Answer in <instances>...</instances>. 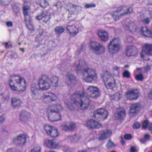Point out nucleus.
I'll return each instance as SVG.
<instances>
[{"label": "nucleus", "mask_w": 152, "mask_h": 152, "mask_svg": "<svg viewBox=\"0 0 152 152\" xmlns=\"http://www.w3.org/2000/svg\"><path fill=\"white\" fill-rule=\"evenodd\" d=\"M76 127L75 124L73 122L70 123L69 125H65L64 126L63 129L66 131L72 130Z\"/></svg>", "instance_id": "nucleus-31"}, {"label": "nucleus", "mask_w": 152, "mask_h": 152, "mask_svg": "<svg viewBox=\"0 0 152 152\" xmlns=\"http://www.w3.org/2000/svg\"><path fill=\"white\" fill-rule=\"evenodd\" d=\"M62 149L64 152H71L70 148L67 145H65L61 147Z\"/></svg>", "instance_id": "nucleus-43"}, {"label": "nucleus", "mask_w": 152, "mask_h": 152, "mask_svg": "<svg viewBox=\"0 0 152 152\" xmlns=\"http://www.w3.org/2000/svg\"><path fill=\"white\" fill-rule=\"evenodd\" d=\"M66 31L69 33L70 36H75L78 32V29L74 25H68L66 27Z\"/></svg>", "instance_id": "nucleus-14"}, {"label": "nucleus", "mask_w": 152, "mask_h": 152, "mask_svg": "<svg viewBox=\"0 0 152 152\" xmlns=\"http://www.w3.org/2000/svg\"><path fill=\"white\" fill-rule=\"evenodd\" d=\"M66 106L68 108L71 110H72L73 107V105L70 104H67Z\"/></svg>", "instance_id": "nucleus-63"}, {"label": "nucleus", "mask_w": 152, "mask_h": 152, "mask_svg": "<svg viewBox=\"0 0 152 152\" xmlns=\"http://www.w3.org/2000/svg\"><path fill=\"white\" fill-rule=\"evenodd\" d=\"M4 44L5 45V48H9L10 47H12L11 45H8V43L7 42L4 43Z\"/></svg>", "instance_id": "nucleus-64"}, {"label": "nucleus", "mask_w": 152, "mask_h": 152, "mask_svg": "<svg viewBox=\"0 0 152 152\" xmlns=\"http://www.w3.org/2000/svg\"><path fill=\"white\" fill-rule=\"evenodd\" d=\"M115 146V145L110 139L109 140V141L106 144V147L107 148H111Z\"/></svg>", "instance_id": "nucleus-45"}, {"label": "nucleus", "mask_w": 152, "mask_h": 152, "mask_svg": "<svg viewBox=\"0 0 152 152\" xmlns=\"http://www.w3.org/2000/svg\"><path fill=\"white\" fill-rule=\"evenodd\" d=\"M111 132L108 129H104L100 131V135L99 138L100 140H104L110 137L111 134Z\"/></svg>", "instance_id": "nucleus-20"}, {"label": "nucleus", "mask_w": 152, "mask_h": 152, "mask_svg": "<svg viewBox=\"0 0 152 152\" xmlns=\"http://www.w3.org/2000/svg\"><path fill=\"white\" fill-rule=\"evenodd\" d=\"M11 102L12 105L13 107H17L21 106L22 101L19 98L14 97L12 98Z\"/></svg>", "instance_id": "nucleus-28"}, {"label": "nucleus", "mask_w": 152, "mask_h": 152, "mask_svg": "<svg viewBox=\"0 0 152 152\" xmlns=\"http://www.w3.org/2000/svg\"><path fill=\"white\" fill-rule=\"evenodd\" d=\"M39 5L43 8H45L49 5L48 2L46 0H39Z\"/></svg>", "instance_id": "nucleus-39"}, {"label": "nucleus", "mask_w": 152, "mask_h": 152, "mask_svg": "<svg viewBox=\"0 0 152 152\" xmlns=\"http://www.w3.org/2000/svg\"><path fill=\"white\" fill-rule=\"evenodd\" d=\"M66 10L69 11L71 15L75 11L77 13L80 12L81 8L79 5H76L71 3H69L66 4Z\"/></svg>", "instance_id": "nucleus-9"}, {"label": "nucleus", "mask_w": 152, "mask_h": 152, "mask_svg": "<svg viewBox=\"0 0 152 152\" xmlns=\"http://www.w3.org/2000/svg\"><path fill=\"white\" fill-rule=\"evenodd\" d=\"M135 78L137 80L142 81L143 79V76L142 74H140L136 75Z\"/></svg>", "instance_id": "nucleus-50"}, {"label": "nucleus", "mask_w": 152, "mask_h": 152, "mask_svg": "<svg viewBox=\"0 0 152 152\" xmlns=\"http://www.w3.org/2000/svg\"><path fill=\"white\" fill-rule=\"evenodd\" d=\"M150 135L148 134H146L144 135V138L147 141L150 140Z\"/></svg>", "instance_id": "nucleus-61"}, {"label": "nucleus", "mask_w": 152, "mask_h": 152, "mask_svg": "<svg viewBox=\"0 0 152 152\" xmlns=\"http://www.w3.org/2000/svg\"><path fill=\"white\" fill-rule=\"evenodd\" d=\"M110 79L105 81L107 82V84L105 83V85L107 89L113 90L116 86L115 80L113 77H111Z\"/></svg>", "instance_id": "nucleus-22"}, {"label": "nucleus", "mask_w": 152, "mask_h": 152, "mask_svg": "<svg viewBox=\"0 0 152 152\" xmlns=\"http://www.w3.org/2000/svg\"><path fill=\"white\" fill-rule=\"evenodd\" d=\"M91 95H90L89 96L92 98H97L98 97H99L100 95V93L99 89L98 90H97L96 91L95 90L94 92L91 93Z\"/></svg>", "instance_id": "nucleus-40"}, {"label": "nucleus", "mask_w": 152, "mask_h": 152, "mask_svg": "<svg viewBox=\"0 0 152 152\" xmlns=\"http://www.w3.org/2000/svg\"><path fill=\"white\" fill-rule=\"evenodd\" d=\"M139 140L140 142L142 144H145L147 141V140L145 138L140 139Z\"/></svg>", "instance_id": "nucleus-62"}, {"label": "nucleus", "mask_w": 152, "mask_h": 152, "mask_svg": "<svg viewBox=\"0 0 152 152\" xmlns=\"http://www.w3.org/2000/svg\"><path fill=\"white\" fill-rule=\"evenodd\" d=\"M133 11V9L131 7L127 9L126 7H119L115 11V12L119 13L123 12L122 13L120 14V16H122L129 13H132Z\"/></svg>", "instance_id": "nucleus-17"}, {"label": "nucleus", "mask_w": 152, "mask_h": 152, "mask_svg": "<svg viewBox=\"0 0 152 152\" xmlns=\"http://www.w3.org/2000/svg\"><path fill=\"white\" fill-rule=\"evenodd\" d=\"M104 75L103 76L104 80L106 81L110 80L111 77H113L112 74L108 71H104Z\"/></svg>", "instance_id": "nucleus-37"}, {"label": "nucleus", "mask_w": 152, "mask_h": 152, "mask_svg": "<svg viewBox=\"0 0 152 152\" xmlns=\"http://www.w3.org/2000/svg\"><path fill=\"white\" fill-rule=\"evenodd\" d=\"M35 18L38 20L43 19V21L46 23L50 19L51 16L50 15H45L43 11H42L35 17Z\"/></svg>", "instance_id": "nucleus-19"}, {"label": "nucleus", "mask_w": 152, "mask_h": 152, "mask_svg": "<svg viewBox=\"0 0 152 152\" xmlns=\"http://www.w3.org/2000/svg\"><path fill=\"white\" fill-rule=\"evenodd\" d=\"M60 105L52 107L48 114V118L51 121H56L61 120V116L59 114L60 111L63 110Z\"/></svg>", "instance_id": "nucleus-5"}, {"label": "nucleus", "mask_w": 152, "mask_h": 152, "mask_svg": "<svg viewBox=\"0 0 152 152\" xmlns=\"http://www.w3.org/2000/svg\"><path fill=\"white\" fill-rule=\"evenodd\" d=\"M124 28L127 30L131 32H134L136 31L137 29V26L133 22L129 19L126 20Z\"/></svg>", "instance_id": "nucleus-10"}, {"label": "nucleus", "mask_w": 152, "mask_h": 152, "mask_svg": "<svg viewBox=\"0 0 152 152\" xmlns=\"http://www.w3.org/2000/svg\"><path fill=\"white\" fill-rule=\"evenodd\" d=\"M141 30L145 36L152 38V26L151 31L149 30L146 26L142 27Z\"/></svg>", "instance_id": "nucleus-29"}, {"label": "nucleus", "mask_w": 152, "mask_h": 152, "mask_svg": "<svg viewBox=\"0 0 152 152\" xmlns=\"http://www.w3.org/2000/svg\"><path fill=\"white\" fill-rule=\"evenodd\" d=\"M96 6V5L95 4H86L85 5L84 7L86 8H88L92 7H95Z\"/></svg>", "instance_id": "nucleus-56"}, {"label": "nucleus", "mask_w": 152, "mask_h": 152, "mask_svg": "<svg viewBox=\"0 0 152 152\" xmlns=\"http://www.w3.org/2000/svg\"><path fill=\"white\" fill-rule=\"evenodd\" d=\"M124 138L127 140H130L132 139V136L130 134H126L124 135Z\"/></svg>", "instance_id": "nucleus-54"}, {"label": "nucleus", "mask_w": 152, "mask_h": 152, "mask_svg": "<svg viewBox=\"0 0 152 152\" xmlns=\"http://www.w3.org/2000/svg\"><path fill=\"white\" fill-rule=\"evenodd\" d=\"M115 119L119 121L123 120L126 116V111L124 109L115 114Z\"/></svg>", "instance_id": "nucleus-30"}, {"label": "nucleus", "mask_w": 152, "mask_h": 152, "mask_svg": "<svg viewBox=\"0 0 152 152\" xmlns=\"http://www.w3.org/2000/svg\"><path fill=\"white\" fill-rule=\"evenodd\" d=\"M1 4L3 5H8L11 1V0H0Z\"/></svg>", "instance_id": "nucleus-48"}, {"label": "nucleus", "mask_w": 152, "mask_h": 152, "mask_svg": "<svg viewBox=\"0 0 152 152\" xmlns=\"http://www.w3.org/2000/svg\"><path fill=\"white\" fill-rule=\"evenodd\" d=\"M120 94L119 93L116 92L114 95H112L110 96V98L116 101H118L120 99Z\"/></svg>", "instance_id": "nucleus-42"}, {"label": "nucleus", "mask_w": 152, "mask_h": 152, "mask_svg": "<svg viewBox=\"0 0 152 152\" xmlns=\"http://www.w3.org/2000/svg\"><path fill=\"white\" fill-rule=\"evenodd\" d=\"M98 88L95 87L94 86H90L87 89V92L88 96H89L91 95V93H94L95 91V90H98Z\"/></svg>", "instance_id": "nucleus-34"}, {"label": "nucleus", "mask_w": 152, "mask_h": 152, "mask_svg": "<svg viewBox=\"0 0 152 152\" xmlns=\"http://www.w3.org/2000/svg\"><path fill=\"white\" fill-rule=\"evenodd\" d=\"M145 55L152 56V44H146L144 45L140 53L141 57L145 59Z\"/></svg>", "instance_id": "nucleus-8"}, {"label": "nucleus", "mask_w": 152, "mask_h": 152, "mask_svg": "<svg viewBox=\"0 0 152 152\" xmlns=\"http://www.w3.org/2000/svg\"><path fill=\"white\" fill-rule=\"evenodd\" d=\"M65 29L61 26H57L54 29L56 33L58 35L62 34L64 32Z\"/></svg>", "instance_id": "nucleus-38"}, {"label": "nucleus", "mask_w": 152, "mask_h": 152, "mask_svg": "<svg viewBox=\"0 0 152 152\" xmlns=\"http://www.w3.org/2000/svg\"><path fill=\"white\" fill-rule=\"evenodd\" d=\"M98 35L100 39L103 42H106L109 39L108 32L105 31L101 30L98 31Z\"/></svg>", "instance_id": "nucleus-21"}, {"label": "nucleus", "mask_w": 152, "mask_h": 152, "mask_svg": "<svg viewBox=\"0 0 152 152\" xmlns=\"http://www.w3.org/2000/svg\"><path fill=\"white\" fill-rule=\"evenodd\" d=\"M66 80V83L69 86H71L72 84L74 85L76 83L75 77L73 75L68 74Z\"/></svg>", "instance_id": "nucleus-26"}, {"label": "nucleus", "mask_w": 152, "mask_h": 152, "mask_svg": "<svg viewBox=\"0 0 152 152\" xmlns=\"http://www.w3.org/2000/svg\"><path fill=\"white\" fill-rule=\"evenodd\" d=\"M81 135L78 134H75L73 135L68 136L67 137L68 142L71 144H76L78 142V141L82 138Z\"/></svg>", "instance_id": "nucleus-16"}, {"label": "nucleus", "mask_w": 152, "mask_h": 152, "mask_svg": "<svg viewBox=\"0 0 152 152\" xmlns=\"http://www.w3.org/2000/svg\"><path fill=\"white\" fill-rule=\"evenodd\" d=\"M126 54L128 56H135L137 53V50L134 46H129L126 50Z\"/></svg>", "instance_id": "nucleus-18"}, {"label": "nucleus", "mask_w": 152, "mask_h": 152, "mask_svg": "<svg viewBox=\"0 0 152 152\" xmlns=\"http://www.w3.org/2000/svg\"><path fill=\"white\" fill-rule=\"evenodd\" d=\"M71 99L79 109L83 110L87 108L89 104V99L85 96L83 93H75L71 96Z\"/></svg>", "instance_id": "nucleus-2"}, {"label": "nucleus", "mask_w": 152, "mask_h": 152, "mask_svg": "<svg viewBox=\"0 0 152 152\" xmlns=\"http://www.w3.org/2000/svg\"><path fill=\"white\" fill-rule=\"evenodd\" d=\"M126 94L127 99L130 100L137 99L139 97V92L137 90L128 91Z\"/></svg>", "instance_id": "nucleus-12"}, {"label": "nucleus", "mask_w": 152, "mask_h": 152, "mask_svg": "<svg viewBox=\"0 0 152 152\" xmlns=\"http://www.w3.org/2000/svg\"><path fill=\"white\" fill-rule=\"evenodd\" d=\"M56 99V96L55 95H53L52 96L50 95H45V100H48V102L50 103L55 101Z\"/></svg>", "instance_id": "nucleus-35"}, {"label": "nucleus", "mask_w": 152, "mask_h": 152, "mask_svg": "<svg viewBox=\"0 0 152 152\" xmlns=\"http://www.w3.org/2000/svg\"><path fill=\"white\" fill-rule=\"evenodd\" d=\"M90 45L91 48L97 54H102L105 51V47L102 44L95 41L90 42Z\"/></svg>", "instance_id": "nucleus-7"}, {"label": "nucleus", "mask_w": 152, "mask_h": 152, "mask_svg": "<svg viewBox=\"0 0 152 152\" xmlns=\"http://www.w3.org/2000/svg\"><path fill=\"white\" fill-rule=\"evenodd\" d=\"M31 90L32 93V96L34 99H37V98L36 97V95L38 91V89L36 87V85L34 84H32L31 87Z\"/></svg>", "instance_id": "nucleus-32"}, {"label": "nucleus", "mask_w": 152, "mask_h": 152, "mask_svg": "<svg viewBox=\"0 0 152 152\" xmlns=\"http://www.w3.org/2000/svg\"><path fill=\"white\" fill-rule=\"evenodd\" d=\"M14 81L12 80H10L9 81V85L12 90L23 91L26 90V81L23 78L14 75Z\"/></svg>", "instance_id": "nucleus-3"}, {"label": "nucleus", "mask_w": 152, "mask_h": 152, "mask_svg": "<svg viewBox=\"0 0 152 152\" xmlns=\"http://www.w3.org/2000/svg\"><path fill=\"white\" fill-rule=\"evenodd\" d=\"M12 9L14 12L16 14L19 12L20 11L19 7L16 5H14L12 6Z\"/></svg>", "instance_id": "nucleus-49"}, {"label": "nucleus", "mask_w": 152, "mask_h": 152, "mask_svg": "<svg viewBox=\"0 0 152 152\" xmlns=\"http://www.w3.org/2000/svg\"><path fill=\"white\" fill-rule=\"evenodd\" d=\"M133 37L130 36H128L127 37V39L129 42H131L133 40Z\"/></svg>", "instance_id": "nucleus-59"}, {"label": "nucleus", "mask_w": 152, "mask_h": 152, "mask_svg": "<svg viewBox=\"0 0 152 152\" xmlns=\"http://www.w3.org/2000/svg\"><path fill=\"white\" fill-rule=\"evenodd\" d=\"M108 52L112 55H114L121 50V41L118 38H114L107 45Z\"/></svg>", "instance_id": "nucleus-4"}, {"label": "nucleus", "mask_w": 152, "mask_h": 152, "mask_svg": "<svg viewBox=\"0 0 152 152\" xmlns=\"http://www.w3.org/2000/svg\"><path fill=\"white\" fill-rule=\"evenodd\" d=\"M30 7L28 5H25L23 6V12L24 17V20L25 22H27L28 19L27 18V16L29 15V13L31 11Z\"/></svg>", "instance_id": "nucleus-24"}, {"label": "nucleus", "mask_w": 152, "mask_h": 152, "mask_svg": "<svg viewBox=\"0 0 152 152\" xmlns=\"http://www.w3.org/2000/svg\"><path fill=\"white\" fill-rule=\"evenodd\" d=\"M53 128V127L48 124L46 125L44 127V130L48 135L50 133V132Z\"/></svg>", "instance_id": "nucleus-41"}, {"label": "nucleus", "mask_w": 152, "mask_h": 152, "mask_svg": "<svg viewBox=\"0 0 152 152\" xmlns=\"http://www.w3.org/2000/svg\"><path fill=\"white\" fill-rule=\"evenodd\" d=\"M141 21L144 24H148L151 21V18L148 17H146L143 19H142Z\"/></svg>", "instance_id": "nucleus-44"}, {"label": "nucleus", "mask_w": 152, "mask_h": 152, "mask_svg": "<svg viewBox=\"0 0 152 152\" xmlns=\"http://www.w3.org/2000/svg\"><path fill=\"white\" fill-rule=\"evenodd\" d=\"M113 17L115 21H116L118 20L120 18H119V16L115 14V13L113 15Z\"/></svg>", "instance_id": "nucleus-57"}, {"label": "nucleus", "mask_w": 152, "mask_h": 152, "mask_svg": "<svg viewBox=\"0 0 152 152\" xmlns=\"http://www.w3.org/2000/svg\"><path fill=\"white\" fill-rule=\"evenodd\" d=\"M123 76L125 78H129L130 77V74L127 70H125L123 73Z\"/></svg>", "instance_id": "nucleus-46"}, {"label": "nucleus", "mask_w": 152, "mask_h": 152, "mask_svg": "<svg viewBox=\"0 0 152 152\" xmlns=\"http://www.w3.org/2000/svg\"><path fill=\"white\" fill-rule=\"evenodd\" d=\"M5 113L4 112L0 111V122H3L5 120L4 116Z\"/></svg>", "instance_id": "nucleus-51"}, {"label": "nucleus", "mask_w": 152, "mask_h": 152, "mask_svg": "<svg viewBox=\"0 0 152 152\" xmlns=\"http://www.w3.org/2000/svg\"><path fill=\"white\" fill-rule=\"evenodd\" d=\"M148 124V121L146 120L144 121L142 124V128L145 129L147 127Z\"/></svg>", "instance_id": "nucleus-55"}, {"label": "nucleus", "mask_w": 152, "mask_h": 152, "mask_svg": "<svg viewBox=\"0 0 152 152\" xmlns=\"http://www.w3.org/2000/svg\"><path fill=\"white\" fill-rule=\"evenodd\" d=\"M140 106L139 103H135L132 104L130 107L129 114L132 116H134L138 112L140 109Z\"/></svg>", "instance_id": "nucleus-13"}, {"label": "nucleus", "mask_w": 152, "mask_h": 152, "mask_svg": "<svg viewBox=\"0 0 152 152\" xmlns=\"http://www.w3.org/2000/svg\"><path fill=\"white\" fill-rule=\"evenodd\" d=\"M86 65V63L83 60L79 61V64L76 66L77 69L78 71H80L82 73L83 79L86 82H92L97 79V76L96 71L91 68L86 67L82 68Z\"/></svg>", "instance_id": "nucleus-1"}, {"label": "nucleus", "mask_w": 152, "mask_h": 152, "mask_svg": "<svg viewBox=\"0 0 152 152\" xmlns=\"http://www.w3.org/2000/svg\"><path fill=\"white\" fill-rule=\"evenodd\" d=\"M48 135L52 137H55L58 135L57 129L53 128Z\"/></svg>", "instance_id": "nucleus-36"}, {"label": "nucleus", "mask_w": 152, "mask_h": 152, "mask_svg": "<svg viewBox=\"0 0 152 152\" xmlns=\"http://www.w3.org/2000/svg\"><path fill=\"white\" fill-rule=\"evenodd\" d=\"M45 144L47 147L51 148H54L59 146L58 143L49 139L46 141Z\"/></svg>", "instance_id": "nucleus-25"}, {"label": "nucleus", "mask_w": 152, "mask_h": 152, "mask_svg": "<svg viewBox=\"0 0 152 152\" xmlns=\"http://www.w3.org/2000/svg\"><path fill=\"white\" fill-rule=\"evenodd\" d=\"M140 123L136 122L134 123L133 127L134 129H137L140 128Z\"/></svg>", "instance_id": "nucleus-52"}, {"label": "nucleus", "mask_w": 152, "mask_h": 152, "mask_svg": "<svg viewBox=\"0 0 152 152\" xmlns=\"http://www.w3.org/2000/svg\"><path fill=\"white\" fill-rule=\"evenodd\" d=\"M7 26L8 27H12L13 26V23L12 22L8 21L6 23Z\"/></svg>", "instance_id": "nucleus-60"}, {"label": "nucleus", "mask_w": 152, "mask_h": 152, "mask_svg": "<svg viewBox=\"0 0 152 152\" xmlns=\"http://www.w3.org/2000/svg\"><path fill=\"white\" fill-rule=\"evenodd\" d=\"M137 151V149L135 147L133 146L131 147L130 150V152H136Z\"/></svg>", "instance_id": "nucleus-58"}, {"label": "nucleus", "mask_w": 152, "mask_h": 152, "mask_svg": "<svg viewBox=\"0 0 152 152\" xmlns=\"http://www.w3.org/2000/svg\"><path fill=\"white\" fill-rule=\"evenodd\" d=\"M152 65H149L147 64V65L144 67V69L145 72H147L149 71L151 69Z\"/></svg>", "instance_id": "nucleus-53"}, {"label": "nucleus", "mask_w": 152, "mask_h": 152, "mask_svg": "<svg viewBox=\"0 0 152 152\" xmlns=\"http://www.w3.org/2000/svg\"><path fill=\"white\" fill-rule=\"evenodd\" d=\"M38 85L40 89L44 90L48 89L50 86V80L48 76L43 75L38 81Z\"/></svg>", "instance_id": "nucleus-6"}, {"label": "nucleus", "mask_w": 152, "mask_h": 152, "mask_svg": "<svg viewBox=\"0 0 152 152\" xmlns=\"http://www.w3.org/2000/svg\"><path fill=\"white\" fill-rule=\"evenodd\" d=\"M20 120L23 122H26L28 120L30 115V113L25 110H23L20 112Z\"/></svg>", "instance_id": "nucleus-23"}, {"label": "nucleus", "mask_w": 152, "mask_h": 152, "mask_svg": "<svg viewBox=\"0 0 152 152\" xmlns=\"http://www.w3.org/2000/svg\"><path fill=\"white\" fill-rule=\"evenodd\" d=\"M40 150V147L39 146L37 145L35 146L34 148L31 150V152H41Z\"/></svg>", "instance_id": "nucleus-47"}, {"label": "nucleus", "mask_w": 152, "mask_h": 152, "mask_svg": "<svg viewBox=\"0 0 152 152\" xmlns=\"http://www.w3.org/2000/svg\"><path fill=\"white\" fill-rule=\"evenodd\" d=\"M108 112L107 110L103 108H100L97 109L95 113V116L98 115L102 120H104L107 118L108 116Z\"/></svg>", "instance_id": "nucleus-11"}, {"label": "nucleus", "mask_w": 152, "mask_h": 152, "mask_svg": "<svg viewBox=\"0 0 152 152\" xmlns=\"http://www.w3.org/2000/svg\"><path fill=\"white\" fill-rule=\"evenodd\" d=\"M50 85L51 84L52 86L57 87L58 86V79L57 77H54L50 79Z\"/></svg>", "instance_id": "nucleus-33"}, {"label": "nucleus", "mask_w": 152, "mask_h": 152, "mask_svg": "<svg viewBox=\"0 0 152 152\" xmlns=\"http://www.w3.org/2000/svg\"><path fill=\"white\" fill-rule=\"evenodd\" d=\"M14 142L16 144L24 145L26 141V135L20 134L13 139Z\"/></svg>", "instance_id": "nucleus-15"}, {"label": "nucleus", "mask_w": 152, "mask_h": 152, "mask_svg": "<svg viewBox=\"0 0 152 152\" xmlns=\"http://www.w3.org/2000/svg\"><path fill=\"white\" fill-rule=\"evenodd\" d=\"M98 122L93 119H91L86 121V124L87 126L90 128H98Z\"/></svg>", "instance_id": "nucleus-27"}]
</instances>
